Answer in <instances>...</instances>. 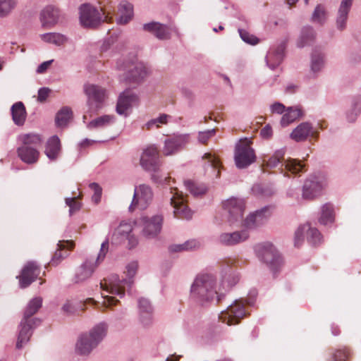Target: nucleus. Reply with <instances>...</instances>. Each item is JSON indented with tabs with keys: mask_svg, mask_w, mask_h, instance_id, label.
<instances>
[{
	"mask_svg": "<svg viewBox=\"0 0 361 361\" xmlns=\"http://www.w3.org/2000/svg\"><path fill=\"white\" fill-rule=\"evenodd\" d=\"M190 297L201 305H207L216 301L219 302L225 297L221 288L217 287L216 278L209 274L197 275L190 287Z\"/></svg>",
	"mask_w": 361,
	"mask_h": 361,
	"instance_id": "f03ea898",
	"label": "nucleus"
},
{
	"mask_svg": "<svg viewBox=\"0 0 361 361\" xmlns=\"http://www.w3.org/2000/svg\"><path fill=\"white\" fill-rule=\"evenodd\" d=\"M174 192L170 198L171 205L173 207L174 216L179 219H190L192 216V211L185 205V200L182 193L177 188H175Z\"/></svg>",
	"mask_w": 361,
	"mask_h": 361,
	"instance_id": "2eb2a0df",
	"label": "nucleus"
},
{
	"mask_svg": "<svg viewBox=\"0 0 361 361\" xmlns=\"http://www.w3.org/2000/svg\"><path fill=\"white\" fill-rule=\"evenodd\" d=\"M325 65V54L321 48L315 47L311 54L310 73L316 77Z\"/></svg>",
	"mask_w": 361,
	"mask_h": 361,
	"instance_id": "cd10ccee",
	"label": "nucleus"
},
{
	"mask_svg": "<svg viewBox=\"0 0 361 361\" xmlns=\"http://www.w3.org/2000/svg\"><path fill=\"white\" fill-rule=\"evenodd\" d=\"M117 231L121 235L128 237L130 233L132 231V227L129 224L121 223Z\"/></svg>",
	"mask_w": 361,
	"mask_h": 361,
	"instance_id": "680f3d73",
	"label": "nucleus"
},
{
	"mask_svg": "<svg viewBox=\"0 0 361 361\" xmlns=\"http://www.w3.org/2000/svg\"><path fill=\"white\" fill-rule=\"evenodd\" d=\"M204 158L207 159L208 160V163L209 164V166L212 167V169L214 170V171H216V169H218L217 171V173H216V177H219V166H220V162L219 161V159L213 156L212 154H209V153H207L204 155Z\"/></svg>",
	"mask_w": 361,
	"mask_h": 361,
	"instance_id": "6e6d98bb",
	"label": "nucleus"
},
{
	"mask_svg": "<svg viewBox=\"0 0 361 361\" xmlns=\"http://www.w3.org/2000/svg\"><path fill=\"white\" fill-rule=\"evenodd\" d=\"M109 240L106 239L101 245V248L99 252L97 255V259L94 264L98 266L104 260L106 257V253L109 250Z\"/></svg>",
	"mask_w": 361,
	"mask_h": 361,
	"instance_id": "5fc2aeb1",
	"label": "nucleus"
},
{
	"mask_svg": "<svg viewBox=\"0 0 361 361\" xmlns=\"http://www.w3.org/2000/svg\"><path fill=\"white\" fill-rule=\"evenodd\" d=\"M234 160L237 168L245 169L256 160L255 150L246 141L235 145Z\"/></svg>",
	"mask_w": 361,
	"mask_h": 361,
	"instance_id": "9d476101",
	"label": "nucleus"
},
{
	"mask_svg": "<svg viewBox=\"0 0 361 361\" xmlns=\"http://www.w3.org/2000/svg\"><path fill=\"white\" fill-rule=\"evenodd\" d=\"M59 247L58 250L55 252L54 256L51 258V263L54 266H56L59 264L60 261L66 257L68 255L67 252H65V255H63L61 252V250L65 247H67L69 249H71L73 247V243L72 242L66 241V242H59L57 244Z\"/></svg>",
	"mask_w": 361,
	"mask_h": 361,
	"instance_id": "c03bdc74",
	"label": "nucleus"
},
{
	"mask_svg": "<svg viewBox=\"0 0 361 361\" xmlns=\"http://www.w3.org/2000/svg\"><path fill=\"white\" fill-rule=\"evenodd\" d=\"M108 325L100 322L88 333L80 335L77 341L75 351L80 355H88L102 341L107 334Z\"/></svg>",
	"mask_w": 361,
	"mask_h": 361,
	"instance_id": "20e7f679",
	"label": "nucleus"
},
{
	"mask_svg": "<svg viewBox=\"0 0 361 361\" xmlns=\"http://www.w3.org/2000/svg\"><path fill=\"white\" fill-rule=\"evenodd\" d=\"M272 207L265 206L248 215L244 220V226L247 228H255L264 224L271 216Z\"/></svg>",
	"mask_w": 361,
	"mask_h": 361,
	"instance_id": "a211bd4d",
	"label": "nucleus"
},
{
	"mask_svg": "<svg viewBox=\"0 0 361 361\" xmlns=\"http://www.w3.org/2000/svg\"><path fill=\"white\" fill-rule=\"evenodd\" d=\"M19 140L23 143L21 146L34 147L35 148L40 147L43 142L41 136L35 133L21 135L19 136Z\"/></svg>",
	"mask_w": 361,
	"mask_h": 361,
	"instance_id": "a19ab883",
	"label": "nucleus"
},
{
	"mask_svg": "<svg viewBox=\"0 0 361 361\" xmlns=\"http://www.w3.org/2000/svg\"><path fill=\"white\" fill-rule=\"evenodd\" d=\"M220 273L221 283L219 288H221L222 291L226 293L230 288L238 283L240 277L238 274L228 264H223Z\"/></svg>",
	"mask_w": 361,
	"mask_h": 361,
	"instance_id": "5701e85b",
	"label": "nucleus"
},
{
	"mask_svg": "<svg viewBox=\"0 0 361 361\" xmlns=\"http://www.w3.org/2000/svg\"><path fill=\"white\" fill-rule=\"evenodd\" d=\"M42 299L40 297L34 298L28 302L18 326V336L16 343L18 349L22 348L30 341L33 330L40 325L41 319L32 316L37 312L42 307Z\"/></svg>",
	"mask_w": 361,
	"mask_h": 361,
	"instance_id": "7ed1b4c3",
	"label": "nucleus"
},
{
	"mask_svg": "<svg viewBox=\"0 0 361 361\" xmlns=\"http://www.w3.org/2000/svg\"><path fill=\"white\" fill-rule=\"evenodd\" d=\"M214 135L215 129L200 131L198 133V140L200 143L204 144Z\"/></svg>",
	"mask_w": 361,
	"mask_h": 361,
	"instance_id": "13d9d810",
	"label": "nucleus"
},
{
	"mask_svg": "<svg viewBox=\"0 0 361 361\" xmlns=\"http://www.w3.org/2000/svg\"><path fill=\"white\" fill-rule=\"evenodd\" d=\"M184 251L192 250L200 247L199 241L192 239L183 243Z\"/></svg>",
	"mask_w": 361,
	"mask_h": 361,
	"instance_id": "69168bd1",
	"label": "nucleus"
},
{
	"mask_svg": "<svg viewBox=\"0 0 361 361\" xmlns=\"http://www.w3.org/2000/svg\"><path fill=\"white\" fill-rule=\"evenodd\" d=\"M246 315L244 304L240 300H235L227 309L219 314V319L228 325L238 324Z\"/></svg>",
	"mask_w": 361,
	"mask_h": 361,
	"instance_id": "f8f14e48",
	"label": "nucleus"
},
{
	"mask_svg": "<svg viewBox=\"0 0 361 361\" xmlns=\"http://www.w3.org/2000/svg\"><path fill=\"white\" fill-rule=\"evenodd\" d=\"M101 11L102 12V16L103 20H107L109 16L114 12V7L111 5V3L109 2L101 8Z\"/></svg>",
	"mask_w": 361,
	"mask_h": 361,
	"instance_id": "0e129e2a",
	"label": "nucleus"
},
{
	"mask_svg": "<svg viewBox=\"0 0 361 361\" xmlns=\"http://www.w3.org/2000/svg\"><path fill=\"white\" fill-rule=\"evenodd\" d=\"M286 152L285 148L277 149L274 154L269 158L265 164L268 168H275L281 162V159L283 158Z\"/></svg>",
	"mask_w": 361,
	"mask_h": 361,
	"instance_id": "09e8293b",
	"label": "nucleus"
},
{
	"mask_svg": "<svg viewBox=\"0 0 361 361\" xmlns=\"http://www.w3.org/2000/svg\"><path fill=\"white\" fill-rule=\"evenodd\" d=\"M164 222V216L158 213L152 216H142L139 219L141 235L147 239L156 238L161 231Z\"/></svg>",
	"mask_w": 361,
	"mask_h": 361,
	"instance_id": "0eeeda50",
	"label": "nucleus"
},
{
	"mask_svg": "<svg viewBox=\"0 0 361 361\" xmlns=\"http://www.w3.org/2000/svg\"><path fill=\"white\" fill-rule=\"evenodd\" d=\"M283 166L286 171H290L293 174H298L300 172H302L305 168V165L302 164L300 161L290 158L287 159L285 164L281 165V166Z\"/></svg>",
	"mask_w": 361,
	"mask_h": 361,
	"instance_id": "de8ad7c7",
	"label": "nucleus"
},
{
	"mask_svg": "<svg viewBox=\"0 0 361 361\" xmlns=\"http://www.w3.org/2000/svg\"><path fill=\"white\" fill-rule=\"evenodd\" d=\"M59 10L51 6L45 7L39 15V20L42 26L46 29H51L54 27L59 20Z\"/></svg>",
	"mask_w": 361,
	"mask_h": 361,
	"instance_id": "a878e982",
	"label": "nucleus"
},
{
	"mask_svg": "<svg viewBox=\"0 0 361 361\" xmlns=\"http://www.w3.org/2000/svg\"><path fill=\"white\" fill-rule=\"evenodd\" d=\"M301 116L302 111L299 108L295 106L288 107L281 118V124L282 126L286 127Z\"/></svg>",
	"mask_w": 361,
	"mask_h": 361,
	"instance_id": "79ce46f5",
	"label": "nucleus"
},
{
	"mask_svg": "<svg viewBox=\"0 0 361 361\" xmlns=\"http://www.w3.org/2000/svg\"><path fill=\"white\" fill-rule=\"evenodd\" d=\"M255 250L257 257L275 274L282 264L281 257L276 247L270 243H264L257 244Z\"/></svg>",
	"mask_w": 361,
	"mask_h": 361,
	"instance_id": "39448f33",
	"label": "nucleus"
},
{
	"mask_svg": "<svg viewBox=\"0 0 361 361\" xmlns=\"http://www.w3.org/2000/svg\"><path fill=\"white\" fill-rule=\"evenodd\" d=\"M119 17L116 19L117 24L126 25L133 18V6L128 1H121L118 5Z\"/></svg>",
	"mask_w": 361,
	"mask_h": 361,
	"instance_id": "2f4dec72",
	"label": "nucleus"
},
{
	"mask_svg": "<svg viewBox=\"0 0 361 361\" xmlns=\"http://www.w3.org/2000/svg\"><path fill=\"white\" fill-rule=\"evenodd\" d=\"M353 4V0H342L338 8L336 26L337 30L343 31L346 28L348 13Z\"/></svg>",
	"mask_w": 361,
	"mask_h": 361,
	"instance_id": "bb28decb",
	"label": "nucleus"
},
{
	"mask_svg": "<svg viewBox=\"0 0 361 361\" xmlns=\"http://www.w3.org/2000/svg\"><path fill=\"white\" fill-rule=\"evenodd\" d=\"M270 108L272 113L279 114H283L285 111V106L280 102L274 103Z\"/></svg>",
	"mask_w": 361,
	"mask_h": 361,
	"instance_id": "338daca9",
	"label": "nucleus"
},
{
	"mask_svg": "<svg viewBox=\"0 0 361 361\" xmlns=\"http://www.w3.org/2000/svg\"><path fill=\"white\" fill-rule=\"evenodd\" d=\"M66 205L69 207V214L72 215L74 212L80 210L81 204L76 200V197H67L65 200Z\"/></svg>",
	"mask_w": 361,
	"mask_h": 361,
	"instance_id": "864d4df0",
	"label": "nucleus"
},
{
	"mask_svg": "<svg viewBox=\"0 0 361 361\" xmlns=\"http://www.w3.org/2000/svg\"><path fill=\"white\" fill-rule=\"evenodd\" d=\"M180 92L181 95L186 99L189 101H193L195 98V94L192 90L186 86H183L180 88Z\"/></svg>",
	"mask_w": 361,
	"mask_h": 361,
	"instance_id": "e2e57ef3",
	"label": "nucleus"
},
{
	"mask_svg": "<svg viewBox=\"0 0 361 361\" xmlns=\"http://www.w3.org/2000/svg\"><path fill=\"white\" fill-rule=\"evenodd\" d=\"M83 89L87 97L88 111L97 113L102 107L103 102L106 98L105 89L93 84H85Z\"/></svg>",
	"mask_w": 361,
	"mask_h": 361,
	"instance_id": "1a4fd4ad",
	"label": "nucleus"
},
{
	"mask_svg": "<svg viewBox=\"0 0 361 361\" xmlns=\"http://www.w3.org/2000/svg\"><path fill=\"white\" fill-rule=\"evenodd\" d=\"M12 118L17 126H23L26 118V110L23 102H18L13 104L11 109Z\"/></svg>",
	"mask_w": 361,
	"mask_h": 361,
	"instance_id": "f704fd0d",
	"label": "nucleus"
},
{
	"mask_svg": "<svg viewBox=\"0 0 361 361\" xmlns=\"http://www.w3.org/2000/svg\"><path fill=\"white\" fill-rule=\"evenodd\" d=\"M51 90L49 87H43L38 90L37 92V101L40 103L44 102L49 97Z\"/></svg>",
	"mask_w": 361,
	"mask_h": 361,
	"instance_id": "052dcab7",
	"label": "nucleus"
},
{
	"mask_svg": "<svg viewBox=\"0 0 361 361\" xmlns=\"http://www.w3.org/2000/svg\"><path fill=\"white\" fill-rule=\"evenodd\" d=\"M318 133L314 130L313 125L309 121H305L297 126L291 132L290 137L297 142L306 141L309 137H317Z\"/></svg>",
	"mask_w": 361,
	"mask_h": 361,
	"instance_id": "412c9836",
	"label": "nucleus"
},
{
	"mask_svg": "<svg viewBox=\"0 0 361 361\" xmlns=\"http://www.w3.org/2000/svg\"><path fill=\"white\" fill-rule=\"evenodd\" d=\"M138 310L140 319L142 324L145 326L150 325L153 319V307L150 302L146 298H140L138 300Z\"/></svg>",
	"mask_w": 361,
	"mask_h": 361,
	"instance_id": "c85d7f7f",
	"label": "nucleus"
},
{
	"mask_svg": "<svg viewBox=\"0 0 361 361\" xmlns=\"http://www.w3.org/2000/svg\"><path fill=\"white\" fill-rule=\"evenodd\" d=\"M169 118H170V116L166 114H160L159 117L149 120L145 124V126L147 129H151L154 127L159 128L161 125L166 124L168 123Z\"/></svg>",
	"mask_w": 361,
	"mask_h": 361,
	"instance_id": "8fccbe9b",
	"label": "nucleus"
},
{
	"mask_svg": "<svg viewBox=\"0 0 361 361\" xmlns=\"http://www.w3.org/2000/svg\"><path fill=\"white\" fill-rule=\"evenodd\" d=\"M138 102L137 95L130 90L123 91L119 96L117 104L116 112L119 115H127V111Z\"/></svg>",
	"mask_w": 361,
	"mask_h": 361,
	"instance_id": "b1692460",
	"label": "nucleus"
},
{
	"mask_svg": "<svg viewBox=\"0 0 361 361\" xmlns=\"http://www.w3.org/2000/svg\"><path fill=\"white\" fill-rule=\"evenodd\" d=\"M116 118L112 115H103L99 116L87 124V128L90 130L103 128L109 126L115 123Z\"/></svg>",
	"mask_w": 361,
	"mask_h": 361,
	"instance_id": "e433bc0d",
	"label": "nucleus"
},
{
	"mask_svg": "<svg viewBox=\"0 0 361 361\" xmlns=\"http://www.w3.org/2000/svg\"><path fill=\"white\" fill-rule=\"evenodd\" d=\"M18 0H0V17L8 16L16 8Z\"/></svg>",
	"mask_w": 361,
	"mask_h": 361,
	"instance_id": "a18cd8bd",
	"label": "nucleus"
},
{
	"mask_svg": "<svg viewBox=\"0 0 361 361\" xmlns=\"http://www.w3.org/2000/svg\"><path fill=\"white\" fill-rule=\"evenodd\" d=\"M249 236V233L245 229L233 232H225L219 235L218 241L223 245L233 246L246 241Z\"/></svg>",
	"mask_w": 361,
	"mask_h": 361,
	"instance_id": "4be33fe9",
	"label": "nucleus"
},
{
	"mask_svg": "<svg viewBox=\"0 0 361 361\" xmlns=\"http://www.w3.org/2000/svg\"><path fill=\"white\" fill-rule=\"evenodd\" d=\"M224 210L227 214V221L231 226L238 225L243 220L245 212L243 200L232 197L223 202Z\"/></svg>",
	"mask_w": 361,
	"mask_h": 361,
	"instance_id": "6e6552de",
	"label": "nucleus"
},
{
	"mask_svg": "<svg viewBox=\"0 0 361 361\" xmlns=\"http://www.w3.org/2000/svg\"><path fill=\"white\" fill-rule=\"evenodd\" d=\"M286 42H281L277 46L272 47L266 56V63L269 68L275 69L282 62L284 57Z\"/></svg>",
	"mask_w": 361,
	"mask_h": 361,
	"instance_id": "393cba45",
	"label": "nucleus"
},
{
	"mask_svg": "<svg viewBox=\"0 0 361 361\" xmlns=\"http://www.w3.org/2000/svg\"><path fill=\"white\" fill-rule=\"evenodd\" d=\"M316 33L314 30L311 26H305L301 30L300 35L297 41V46L302 48L305 46L310 45L315 39Z\"/></svg>",
	"mask_w": 361,
	"mask_h": 361,
	"instance_id": "c9c22d12",
	"label": "nucleus"
},
{
	"mask_svg": "<svg viewBox=\"0 0 361 361\" xmlns=\"http://www.w3.org/2000/svg\"><path fill=\"white\" fill-rule=\"evenodd\" d=\"M42 41L47 43L53 44L56 46H61L68 41V37L59 32H48L40 35Z\"/></svg>",
	"mask_w": 361,
	"mask_h": 361,
	"instance_id": "ea45409f",
	"label": "nucleus"
},
{
	"mask_svg": "<svg viewBox=\"0 0 361 361\" xmlns=\"http://www.w3.org/2000/svg\"><path fill=\"white\" fill-rule=\"evenodd\" d=\"M39 272V267L35 262H27L23 268L20 275L17 276L19 279L20 287L21 288L28 287L37 279Z\"/></svg>",
	"mask_w": 361,
	"mask_h": 361,
	"instance_id": "6ab92c4d",
	"label": "nucleus"
},
{
	"mask_svg": "<svg viewBox=\"0 0 361 361\" xmlns=\"http://www.w3.org/2000/svg\"><path fill=\"white\" fill-rule=\"evenodd\" d=\"M306 233V238L309 243L317 245L322 241V235L316 228H312L309 224L300 226L295 233V246L299 247L304 240V233Z\"/></svg>",
	"mask_w": 361,
	"mask_h": 361,
	"instance_id": "f3484780",
	"label": "nucleus"
},
{
	"mask_svg": "<svg viewBox=\"0 0 361 361\" xmlns=\"http://www.w3.org/2000/svg\"><path fill=\"white\" fill-rule=\"evenodd\" d=\"M238 32L242 40L247 44L255 45L259 42L257 37L253 35L250 34L245 30L238 29Z\"/></svg>",
	"mask_w": 361,
	"mask_h": 361,
	"instance_id": "603ef678",
	"label": "nucleus"
},
{
	"mask_svg": "<svg viewBox=\"0 0 361 361\" xmlns=\"http://www.w3.org/2000/svg\"><path fill=\"white\" fill-rule=\"evenodd\" d=\"M18 155L25 163L31 164L38 161L39 152L34 147L20 146L17 149Z\"/></svg>",
	"mask_w": 361,
	"mask_h": 361,
	"instance_id": "473e14b6",
	"label": "nucleus"
},
{
	"mask_svg": "<svg viewBox=\"0 0 361 361\" xmlns=\"http://www.w3.org/2000/svg\"><path fill=\"white\" fill-rule=\"evenodd\" d=\"M97 266L89 259L85 260L77 269L74 276L75 283H82L90 279Z\"/></svg>",
	"mask_w": 361,
	"mask_h": 361,
	"instance_id": "c756f323",
	"label": "nucleus"
},
{
	"mask_svg": "<svg viewBox=\"0 0 361 361\" xmlns=\"http://www.w3.org/2000/svg\"><path fill=\"white\" fill-rule=\"evenodd\" d=\"M325 186L324 180L319 176H312L307 178L302 186V198L313 200L322 194Z\"/></svg>",
	"mask_w": 361,
	"mask_h": 361,
	"instance_id": "dca6fc26",
	"label": "nucleus"
},
{
	"mask_svg": "<svg viewBox=\"0 0 361 361\" xmlns=\"http://www.w3.org/2000/svg\"><path fill=\"white\" fill-rule=\"evenodd\" d=\"M138 268V264L135 261H133L126 265V276L128 279H120L116 274H111L104 278L100 282L102 290L106 293H102L103 302L102 304L106 307H109L116 305L119 300L108 294L116 295L121 298L125 295L126 286L128 288V293L130 294V288L133 284V278L135 276Z\"/></svg>",
	"mask_w": 361,
	"mask_h": 361,
	"instance_id": "f257e3e1",
	"label": "nucleus"
},
{
	"mask_svg": "<svg viewBox=\"0 0 361 361\" xmlns=\"http://www.w3.org/2000/svg\"><path fill=\"white\" fill-rule=\"evenodd\" d=\"M326 17L327 14L324 6L318 4L312 13L311 21L322 25L326 22Z\"/></svg>",
	"mask_w": 361,
	"mask_h": 361,
	"instance_id": "49530a36",
	"label": "nucleus"
},
{
	"mask_svg": "<svg viewBox=\"0 0 361 361\" xmlns=\"http://www.w3.org/2000/svg\"><path fill=\"white\" fill-rule=\"evenodd\" d=\"M61 152V142L57 135L51 136L47 142L45 154L52 161L59 157Z\"/></svg>",
	"mask_w": 361,
	"mask_h": 361,
	"instance_id": "72a5a7b5",
	"label": "nucleus"
},
{
	"mask_svg": "<svg viewBox=\"0 0 361 361\" xmlns=\"http://www.w3.org/2000/svg\"><path fill=\"white\" fill-rule=\"evenodd\" d=\"M334 221V208L332 204L326 203L321 208L319 221L321 224L327 225Z\"/></svg>",
	"mask_w": 361,
	"mask_h": 361,
	"instance_id": "58836bf2",
	"label": "nucleus"
},
{
	"mask_svg": "<svg viewBox=\"0 0 361 361\" xmlns=\"http://www.w3.org/2000/svg\"><path fill=\"white\" fill-rule=\"evenodd\" d=\"M147 75L145 66L140 63H134L126 73V80L130 82L139 83L142 82Z\"/></svg>",
	"mask_w": 361,
	"mask_h": 361,
	"instance_id": "7c9ffc66",
	"label": "nucleus"
},
{
	"mask_svg": "<svg viewBox=\"0 0 361 361\" xmlns=\"http://www.w3.org/2000/svg\"><path fill=\"white\" fill-rule=\"evenodd\" d=\"M187 189L195 196L200 195L206 192L207 188L202 185H197L191 180L185 181Z\"/></svg>",
	"mask_w": 361,
	"mask_h": 361,
	"instance_id": "3c124183",
	"label": "nucleus"
},
{
	"mask_svg": "<svg viewBox=\"0 0 361 361\" xmlns=\"http://www.w3.org/2000/svg\"><path fill=\"white\" fill-rule=\"evenodd\" d=\"M90 188L94 190V195L92 197V201L96 204L99 203L102 197V188L96 183H90Z\"/></svg>",
	"mask_w": 361,
	"mask_h": 361,
	"instance_id": "4d7b16f0",
	"label": "nucleus"
},
{
	"mask_svg": "<svg viewBox=\"0 0 361 361\" xmlns=\"http://www.w3.org/2000/svg\"><path fill=\"white\" fill-rule=\"evenodd\" d=\"M190 142L189 134H174L164 141L163 154L171 156L184 149Z\"/></svg>",
	"mask_w": 361,
	"mask_h": 361,
	"instance_id": "4468645a",
	"label": "nucleus"
},
{
	"mask_svg": "<svg viewBox=\"0 0 361 361\" xmlns=\"http://www.w3.org/2000/svg\"><path fill=\"white\" fill-rule=\"evenodd\" d=\"M140 165L145 170L154 172L152 175V179L155 183H161L166 181V177H160L156 174L159 167V157L155 146H149L144 149L140 157Z\"/></svg>",
	"mask_w": 361,
	"mask_h": 361,
	"instance_id": "423d86ee",
	"label": "nucleus"
},
{
	"mask_svg": "<svg viewBox=\"0 0 361 361\" xmlns=\"http://www.w3.org/2000/svg\"><path fill=\"white\" fill-rule=\"evenodd\" d=\"M80 21L85 27L94 28L102 22V16L98 9L90 4H83L79 7Z\"/></svg>",
	"mask_w": 361,
	"mask_h": 361,
	"instance_id": "9b49d317",
	"label": "nucleus"
},
{
	"mask_svg": "<svg viewBox=\"0 0 361 361\" xmlns=\"http://www.w3.org/2000/svg\"><path fill=\"white\" fill-rule=\"evenodd\" d=\"M62 310L64 312L68 314H73L76 312L75 307L70 301H67L62 307Z\"/></svg>",
	"mask_w": 361,
	"mask_h": 361,
	"instance_id": "774afa93",
	"label": "nucleus"
},
{
	"mask_svg": "<svg viewBox=\"0 0 361 361\" xmlns=\"http://www.w3.org/2000/svg\"><path fill=\"white\" fill-rule=\"evenodd\" d=\"M153 198V192L152 188L145 184L140 185L138 188H135L134 190L132 202L129 207L130 212L134 211L136 206L140 209H145L152 202Z\"/></svg>",
	"mask_w": 361,
	"mask_h": 361,
	"instance_id": "ddd939ff",
	"label": "nucleus"
},
{
	"mask_svg": "<svg viewBox=\"0 0 361 361\" xmlns=\"http://www.w3.org/2000/svg\"><path fill=\"white\" fill-rule=\"evenodd\" d=\"M361 113V97H354L351 102V106L346 112L347 121L353 123Z\"/></svg>",
	"mask_w": 361,
	"mask_h": 361,
	"instance_id": "4c0bfd02",
	"label": "nucleus"
},
{
	"mask_svg": "<svg viewBox=\"0 0 361 361\" xmlns=\"http://www.w3.org/2000/svg\"><path fill=\"white\" fill-rule=\"evenodd\" d=\"M349 357V353L345 350H338L332 355L331 361H345Z\"/></svg>",
	"mask_w": 361,
	"mask_h": 361,
	"instance_id": "bf43d9fd",
	"label": "nucleus"
},
{
	"mask_svg": "<svg viewBox=\"0 0 361 361\" xmlns=\"http://www.w3.org/2000/svg\"><path fill=\"white\" fill-rule=\"evenodd\" d=\"M142 30L153 35L159 40L169 39L172 32L170 26L157 21L143 24Z\"/></svg>",
	"mask_w": 361,
	"mask_h": 361,
	"instance_id": "aec40b11",
	"label": "nucleus"
},
{
	"mask_svg": "<svg viewBox=\"0 0 361 361\" xmlns=\"http://www.w3.org/2000/svg\"><path fill=\"white\" fill-rule=\"evenodd\" d=\"M72 116V111L68 106L62 107L56 114L55 121L58 127H64L67 125Z\"/></svg>",
	"mask_w": 361,
	"mask_h": 361,
	"instance_id": "37998d69",
	"label": "nucleus"
}]
</instances>
